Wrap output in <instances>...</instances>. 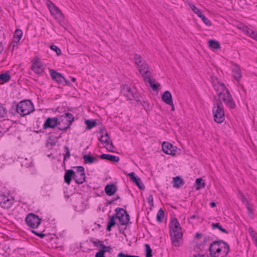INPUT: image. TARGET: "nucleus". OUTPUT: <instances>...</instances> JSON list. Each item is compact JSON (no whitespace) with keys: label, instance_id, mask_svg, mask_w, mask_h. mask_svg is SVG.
Returning a JSON list of instances; mask_svg holds the SVG:
<instances>
[{"label":"nucleus","instance_id":"nucleus-1","mask_svg":"<svg viewBox=\"0 0 257 257\" xmlns=\"http://www.w3.org/2000/svg\"><path fill=\"white\" fill-rule=\"evenodd\" d=\"M169 232L172 244L175 246H180L183 243V232L178 220L175 218L171 219Z\"/></svg>","mask_w":257,"mask_h":257},{"label":"nucleus","instance_id":"nucleus-2","mask_svg":"<svg viewBox=\"0 0 257 257\" xmlns=\"http://www.w3.org/2000/svg\"><path fill=\"white\" fill-rule=\"evenodd\" d=\"M215 104L212 108L214 120L216 122L220 123L225 119L223 103L219 98L216 99V96H215Z\"/></svg>","mask_w":257,"mask_h":257},{"label":"nucleus","instance_id":"nucleus-3","mask_svg":"<svg viewBox=\"0 0 257 257\" xmlns=\"http://www.w3.org/2000/svg\"><path fill=\"white\" fill-rule=\"evenodd\" d=\"M139 68L140 72L142 74L144 81L149 83L154 91L158 90L160 85L159 83L156 84L155 80L151 79V73L149 69L148 65L144 64L140 66Z\"/></svg>","mask_w":257,"mask_h":257},{"label":"nucleus","instance_id":"nucleus-4","mask_svg":"<svg viewBox=\"0 0 257 257\" xmlns=\"http://www.w3.org/2000/svg\"><path fill=\"white\" fill-rule=\"evenodd\" d=\"M19 114L23 116L30 114L35 110L34 105L30 100H22L18 103Z\"/></svg>","mask_w":257,"mask_h":257},{"label":"nucleus","instance_id":"nucleus-5","mask_svg":"<svg viewBox=\"0 0 257 257\" xmlns=\"http://www.w3.org/2000/svg\"><path fill=\"white\" fill-rule=\"evenodd\" d=\"M115 213L114 214L118 219L119 223L121 225H125L130 221V215L127 211L122 208L117 207L115 209Z\"/></svg>","mask_w":257,"mask_h":257},{"label":"nucleus","instance_id":"nucleus-6","mask_svg":"<svg viewBox=\"0 0 257 257\" xmlns=\"http://www.w3.org/2000/svg\"><path fill=\"white\" fill-rule=\"evenodd\" d=\"M25 221L30 227L37 228L41 224V219L34 213H30L25 218Z\"/></svg>","mask_w":257,"mask_h":257},{"label":"nucleus","instance_id":"nucleus-7","mask_svg":"<svg viewBox=\"0 0 257 257\" xmlns=\"http://www.w3.org/2000/svg\"><path fill=\"white\" fill-rule=\"evenodd\" d=\"M121 92L123 93L128 99H135L137 101H140L139 99V94L136 92L135 89H132L127 85H123L121 86Z\"/></svg>","mask_w":257,"mask_h":257},{"label":"nucleus","instance_id":"nucleus-8","mask_svg":"<svg viewBox=\"0 0 257 257\" xmlns=\"http://www.w3.org/2000/svg\"><path fill=\"white\" fill-rule=\"evenodd\" d=\"M222 244H223V246L219 244L217 248H216L215 251L213 252L212 257H226L228 255L230 251L229 245L224 241L222 242Z\"/></svg>","mask_w":257,"mask_h":257},{"label":"nucleus","instance_id":"nucleus-9","mask_svg":"<svg viewBox=\"0 0 257 257\" xmlns=\"http://www.w3.org/2000/svg\"><path fill=\"white\" fill-rule=\"evenodd\" d=\"M47 6L51 15L54 16L56 19L60 21H62L64 19V16L61 10L52 2L50 1H48L47 2Z\"/></svg>","mask_w":257,"mask_h":257},{"label":"nucleus","instance_id":"nucleus-10","mask_svg":"<svg viewBox=\"0 0 257 257\" xmlns=\"http://www.w3.org/2000/svg\"><path fill=\"white\" fill-rule=\"evenodd\" d=\"M74 168H76L74 175V180L78 184H82L85 181V174L84 168L82 166H76Z\"/></svg>","mask_w":257,"mask_h":257},{"label":"nucleus","instance_id":"nucleus-11","mask_svg":"<svg viewBox=\"0 0 257 257\" xmlns=\"http://www.w3.org/2000/svg\"><path fill=\"white\" fill-rule=\"evenodd\" d=\"M60 125V122L58 117H48L46 118L43 125V129L54 128L56 126Z\"/></svg>","mask_w":257,"mask_h":257},{"label":"nucleus","instance_id":"nucleus-12","mask_svg":"<svg viewBox=\"0 0 257 257\" xmlns=\"http://www.w3.org/2000/svg\"><path fill=\"white\" fill-rule=\"evenodd\" d=\"M163 152L167 155L175 156L177 153V147L168 142H163L162 145Z\"/></svg>","mask_w":257,"mask_h":257},{"label":"nucleus","instance_id":"nucleus-13","mask_svg":"<svg viewBox=\"0 0 257 257\" xmlns=\"http://www.w3.org/2000/svg\"><path fill=\"white\" fill-rule=\"evenodd\" d=\"M31 68L35 73L38 74H40L43 72L44 68L37 56H36L33 59Z\"/></svg>","mask_w":257,"mask_h":257},{"label":"nucleus","instance_id":"nucleus-14","mask_svg":"<svg viewBox=\"0 0 257 257\" xmlns=\"http://www.w3.org/2000/svg\"><path fill=\"white\" fill-rule=\"evenodd\" d=\"M188 6L193 12L195 13L197 16L202 19L204 23L207 26L211 25V23L203 14H202L201 11L198 8L196 7L193 4L189 3Z\"/></svg>","mask_w":257,"mask_h":257},{"label":"nucleus","instance_id":"nucleus-15","mask_svg":"<svg viewBox=\"0 0 257 257\" xmlns=\"http://www.w3.org/2000/svg\"><path fill=\"white\" fill-rule=\"evenodd\" d=\"M221 98L229 108H234L235 107L234 101L228 90H226V92L223 94Z\"/></svg>","mask_w":257,"mask_h":257},{"label":"nucleus","instance_id":"nucleus-16","mask_svg":"<svg viewBox=\"0 0 257 257\" xmlns=\"http://www.w3.org/2000/svg\"><path fill=\"white\" fill-rule=\"evenodd\" d=\"M13 204V200L4 194L0 195V206L4 208H10Z\"/></svg>","mask_w":257,"mask_h":257},{"label":"nucleus","instance_id":"nucleus-17","mask_svg":"<svg viewBox=\"0 0 257 257\" xmlns=\"http://www.w3.org/2000/svg\"><path fill=\"white\" fill-rule=\"evenodd\" d=\"M49 72L53 80L56 81L58 84L63 83V80H65V77L62 74L52 69H49Z\"/></svg>","mask_w":257,"mask_h":257},{"label":"nucleus","instance_id":"nucleus-18","mask_svg":"<svg viewBox=\"0 0 257 257\" xmlns=\"http://www.w3.org/2000/svg\"><path fill=\"white\" fill-rule=\"evenodd\" d=\"M130 178L131 180L135 183L138 188L142 190L145 188V185L143 183L141 179L139 177L136 176L134 172H131L127 174Z\"/></svg>","mask_w":257,"mask_h":257},{"label":"nucleus","instance_id":"nucleus-19","mask_svg":"<svg viewBox=\"0 0 257 257\" xmlns=\"http://www.w3.org/2000/svg\"><path fill=\"white\" fill-rule=\"evenodd\" d=\"M213 87L214 90L218 92L219 97H221L223 94L226 92V90H228L223 83H220L219 81H217V83L213 84Z\"/></svg>","mask_w":257,"mask_h":257},{"label":"nucleus","instance_id":"nucleus-20","mask_svg":"<svg viewBox=\"0 0 257 257\" xmlns=\"http://www.w3.org/2000/svg\"><path fill=\"white\" fill-rule=\"evenodd\" d=\"M60 138H61V134L59 137H56L54 135L49 136L46 141V147L47 148H49V146L51 148L54 147Z\"/></svg>","mask_w":257,"mask_h":257},{"label":"nucleus","instance_id":"nucleus-21","mask_svg":"<svg viewBox=\"0 0 257 257\" xmlns=\"http://www.w3.org/2000/svg\"><path fill=\"white\" fill-rule=\"evenodd\" d=\"M117 190V186L114 184H107L104 188L106 194L108 196L114 195Z\"/></svg>","mask_w":257,"mask_h":257},{"label":"nucleus","instance_id":"nucleus-22","mask_svg":"<svg viewBox=\"0 0 257 257\" xmlns=\"http://www.w3.org/2000/svg\"><path fill=\"white\" fill-rule=\"evenodd\" d=\"M74 174L75 172L72 169L65 170V173L64 176V182L68 185H70L72 180V178H73L74 179Z\"/></svg>","mask_w":257,"mask_h":257},{"label":"nucleus","instance_id":"nucleus-23","mask_svg":"<svg viewBox=\"0 0 257 257\" xmlns=\"http://www.w3.org/2000/svg\"><path fill=\"white\" fill-rule=\"evenodd\" d=\"M223 241L224 240H223L219 239L218 240L213 241L210 243L209 251L210 252V255L211 257L213 255V252L215 251V249H216V248H217L219 244H221Z\"/></svg>","mask_w":257,"mask_h":257},{"label":"nucleus","instance_id":"nucleus-24","mask_svg":"<svg viewBox=\"0 0 257 257\" xmlns=\"http://www.w3.org/2000/svg\"><path fill=\"white\" fill-rule=\"evenodd\" d=\"M99 157L101 159L106 160L112 162H118L119 161V158L118 156L103 154L100 156Z\"/></svg>","mask_w":257,"mask_h":257},{"label":"nucleus","instance_id":"nucleus-25","mask_svg":"<svg viewBox=\"0 0 257 257\" xmlns=\"http://www.w3.org/2000/svg\"><path fill=\"white\" fill-rule=\"evenodd\" d=\"M183 179L180 176H176L173 178V186L176 188H179L184 184Z\"/></svg>","mask_w":257,"mask_h":257},{"label":"nucleus","instance_id":"nucleus-26","mask_svg":"<svg viewBox=\"0 0 257 257\" xmlns=\"http://www.w3.org/2000/svg\"><path fill=\"white\" fill-rule=\"evenodd\" d=\"M162 100L167 104H172V97L171 93L168 90H166L162 96Z\"/></svg>","mask_w":257,"mask_h":257},{"label":"nucleus","instance_id":"nucleus-27","mask_svg":"<svg viewBox=\"0 0 257 257\" xmlns=\"http://www.w3.org/2000/svg\"><path fill=\"white\" fill-rule=\"evenodd\" d=\"M18 103L16 101H14L9 111V113L11 116H14L15 114L19 113V107H17Z\"/></svg>","mask_w":257,"mask_h":257},{"label":"nucleus","instance_id":"nucleus-28","mask_svg":"<svg viewBox=\"0 0 257 257\" xmlns=\"http://www.w3.org/2000/svg\"><path fill=\"white\" fill-rule=\"evenodd\" d=\"M116 217L115 215L113 214L112 216H110L109 218V220L107 222L106 225V230L108 231H110L111 230V228L112 226H114L116 222L115 221Z\"/></svg>","mask_w":257,"mask_h":257},{"label":"nucleus","instance_id":"nucleus-29","mask_svg":"<svg viewBox=\"0 0 257 257\" xmlns=\"http://www.w3.org/2000/svg\"><path fill=\"white\" fill-rule=\"evenodd\" d=\"M83 158L85 164H92L97 161V158L90 156V153L88 155H84Z\"/></svg>","mask_w":257,"mask_h":257},{"label":"nucleus","instance_id":"nucleus-30","mask_svg":"<svg viewBox=\"0 0 257 257\" xmlns=\"http://www.w3.org/2000/svg\"><path fill=\"white\" fill-rule=\"evenodd\" d=\"M208 46L212 50H215L220 48V45L218 41L211 39L208 41Z\"/></svg>","mask_w":257,"mask_h":257},{"label":"nucleus","instance_id":"nucleus-31","mask_svg":"<svg viewBox=\"0 0 257 257\" xmlns=\"http://www.w3.org/2000/svg\"><path fill=\"white\" fill-rule=\"evenodd\" d=\"M23 35V32L20 29H16L15 31L13 38V42L18 43Z\"/></svg>","mask_w":257,"mask_h":257},{"label":"nucleus","instance_id":"nucleus-32","mask_svg":"<svg viewBox=\"0 0 257 257\" xmlns=\"http://www.w3.org/2000/svg\"><path fill=\"white\" fill-rule=\"evenodd\" d=\"M85 124L86 125V129L90 130L96 126L97 122L96 120L94 119H85Z\"/></svg>","mask_w":257,"mask_h":257},{"label":"nucleus","instance_id":"nucleus-33","mask_svg":"<svg viewBox=\"0 0 257 257\" xmlns=\"http://www.w3.org/2000/svg\"><path fill=\"white\" fill-rule=\"evenodd\" d=\"M232 73L234 78L237 81H239L241 77V72L239 68L236 66L235 68L232 69Z\"/></svg>","mask_w":257,"mask_h":257},{"label":"nucleus","instance_id":"nucleus-34","mask_svg":"<svg viewBox=\"0 0 257 257\" xmlns=\"http://www.w3.org/2000/svg\"><path fill=\"white\" fill-rule=\"evenodd\" d=\"M211 228L212 229L217 228L222 232L225 233L226 234L228 233V231L225 228H223L219 222L212 223L211 224Z\"/></svg>","mask_w":257,"mask_h":257},{"label":"nucleus","instance_id":"nucleus-35","mask_svg":"<svg viewBox=\"0 0 257 257\" xmlns=\"http://www.w3.org/2000/svg\"><path fill=\"white\" fill-rule=\"evenodd\" d=\"M195 183L196 185V190H198L201 188H204L205 186V183L203 180L201 178H197L196 180Z\"/></svg>","mask_w":257,"mask_h":257},{"label":"nucleus","instance_id":"nucleus-36","mask_svg":"<svg viewBox=\"0 0 257 257\" xmlns=\"http://www.w3.org/2000/svg\"><path fill=\"white\" fill-rule=\"evenodd\" d=\"M11 79V76L8 72L0 74V81L3 83L8 82Z\"/></svg>","mask_w":257,"mask_h":257},{"label":"nucleus","instance_id":"nucleus-37","mask_svg":"<svg viewBox=\"0 0 257 257\" xmlns=\"http://www.w3.org/2000/svg\"><path fill=\"white\" fill-rule=\"evenodd\" d=\"M134 58L135 61V63L138 66H140L144 64V60L142 58L140 55L135 54L134 55Z\"/></svg>","mask_w":257,"mask_h":257},{"label":"nucleus","instance_id":"nucleus-38","mask_svg":"<svg viewBox=\"0 0 257 257\" xmlns=\"http://www.w3.org/2000/svg\"><path fill=\"white\" fill-rule=\"evenodd\" d=\"M164 215H165V213H164V210L162 209V208H160L158 210L157 214V217H156L157 221L159 223L162 222L164 218Z\"/></svg>","mask_w":257,"mask_h":257},{"label":"nucleus","instance_id":"nucleus-39","mask_svg":"<svg viewBox=\"0 0 257 257\" xmlns=\"http://www.w3.org/2000/svg\"><path fill=\"white\" fill-rule=\"evenodd\" d=\"M64 150L65 153L64 154L63 164L65 165V161L70 158L71 155L68 146H65L64 147Z\"/></svg>","mask_w":257,"mask_h":257},{"label":"nucleus","instance_id":"nucleus-40","mask_svg":"<svg viewBox=\"0 0 257 257\" xmlns=\"http://www.w3.org/2000/svg\"><path fill=\"white\" fill-rule=\"evenodd\" d=\"M145 255L146 257H152V249H151L150 245L147 243L145 244Z\"/></svg>","mask_w":257,"mask_h":257},{"label":"nucleus","instance_id":"nucleus-41","mask_svg":"<svg viewBox=\"0 0 257 257\" xmlns=\"http://www.w3.org/2000/svg\"><path fill=\"white\" fill-rule=\"evenodd\" d=\"M100 249L104 254L105 252L111 253L112 251V247L110 246H106L104 244L101 245V249Z\"/></svg>","mask_w":257,"mask_h":257},{"label":"nucleus","instance_id":"nucleus-42","mask_svg":"<svg viewBox=\"0 0 257 257\" xmlns=\"http://www.w3.org/2000/svg\"><path fill=\"white\" fill-rule=\"evenodd\" d=\"M91 242H92L95 246L101 247V245L103 244V242L99 240L98 239H95L94 238H92L90 239Z\"/></svg>","mask_w":257,"mask_h":257},{"label":"nucleus","instance_id":"nucleus-43","mask_svg":"<svg viewBox=\"0 0 257 257\" xmlns=\"http://www.w3.org/2000/svg\"><path fill=\"white\" fill-rule=\"evenodd\" d=\"M66 121L67 122V123H65L64 127H58L59 130L66 131L68 128H69L72 122L73 121L72 120H66Z\"/></svg>","mask_w":257,"mask_h":257},{"label":"nucleus","instance_id":"nucleus-44","mask_svg":"<svg viewBox=\"0 0 257 257\" xmlns=\"http://www.w3.org/2000/svg\"><path fill=\"white\" fill-rule=\"evenodd\" d=\"M212 240V238L210 236L204 235L203 238V241L201 244H200L199 246H204L205 244H207L208 243H209L210 241H211Z\"/></svg>","mask_w":257,"mask_h":257},{"label":"nucleus","instance_id":"nucleus-45","mask_svg":"<svg viewBox=\"0 0 257 257\" xmlns=\"http://www.w3.org/2000/svg\"><path fill=\"white\" fill-rule=\"evenodd\" d=\"M7 115L6 109L0 103V118L6 117Z\"/></svg>","mask_w":257,"mask_h":257},{"label":"nucleus","instance_id":"nucleus-46","mask_svg":"<svg viewBox=\"0 0 257 257\" xmlns=\"http://www.w3.org/2000/svg\"><path fill=\"white\" fill-rule=\"evenodd\" d=\"M50 48L51 50L54 51L56 53L57 55L59 56L61 54V51L60 49L58 48L57 46L54 45H51L50 46Z\"/></svg>","mask_w":257,"mask_h":257},{"label":"nucleus","instance_id":"nucleus-47","mask_svg":"<svg viewBox=\"0 0 257 257\" xmlns=\"http://www.w3.org/2000/svg\"><path fill=\"white\" fill-rule=\"evenodd\" d=\"M247 209L248 213L250 215L251 218H253V211L251 209L249 202H246V204L245 205Z\"/></svg>","mask_w":257,"mask_h":257},{"label":"nucleus","instance_id":"nucleus-48","mask_svg":"<svg viewBox=\"0 0 257 257\" xmlns=\"http://www.w3.org/2000/svg\"><path fill=\"white\" fill-rule=\"evenodd\" d=\"M103 137V135H101V137L99 138L98 140L102 144H105V145L104 146V147L106 148V146H108L110 140H109V139H107V138H106L105 140H104L102 139Z\"/></svg>","mask_w":257,"mask_h":257},{"label":"nucleus","instance_id":"nucleus-49","mask_svg":"<svg viewBox=\"0 0 257 257\" xmlns=\"http://www.w3.org/2000/svg\"><path fill=\"white\" fill-rule=\"evenodd\" d=\"M31 232L41 238H43L46 236V234L43 232H39L35 230H32Z\"/></svg>","mask_w":257,"mask_h":257},{"label":"nucleus","instance_id":"nucleus-50","mask_svg":"<svg viewBox=\"0 0 257 257\" xmlns=\"http://www.w3.org/2000/svg\"><path fill=\"white\" fill-rule=\"evenodd\" d=\"M239 198L241 200L242 202L245 204V205L246 204V202H248V201L246 200L244 194L241 193L240 192H239Z\"/></svg>","mask_w":257,"mask_h":257},{"label":"nucleus","instance_id":"nucleus-51","mask_svg":"<svg viewBox=\"0 0 257 257\" xmlns=\"http://www.w3.org/2000/svg\"><path fill=\"white\" fill-rule=\"evenodd\" d=\"M249 233L250 235L251 236L252 240H255V238H257V236L256 235V232L253 230V229L251 227H250L248 229Z\"/></svg>","mask_w":257,"mask_h":257},{"label":"nucleus","instance_id":"nucleus-52","mask_svg":"<svg viewBox=\"0 0 257 257\" xmlns=\"http://www.w3.org/2000/svg\"><path fill=\"white\" fill-rule=\"evenodd\" d=\"M62 116H64L68 118L67 120H72V121H74V117L72 114L69 112H67L64 113Z\"/></svg>","mask_w":257,"mask_h":257},{"label":"nucleus","instance_id":"nucleus-53","mask_svg":"<svg viewBox=\"0 0 257 257\" xmlns=\"http://www.w3.org/2000/svg\"><path fill=\"white\" fill-rule=\"evenodd\" d=\"M113 148H114V146L113 145L112 142L111 141H110L109 145H108V146H106V149L109 152H114L113 150Z\"/></svg>","mask_w":257,"mask_h":257},{"label":"nucleus","instance_id":"nucleus-54","mask_svg":"<svg viewBox=\"0 0 257 257\" xmlns=\"http://www.w3.org/2000/svg\"><path fill=\"white\" fill-rule=\"evenodd\" d=\"M148 203L150 206H153L154 205L153 196L152 194H150L147 198Z\"/></svg>","mask_w":257,"mask_h":257},{"label":"nucleus","instance_id":"nucleus-55","mask_svg":"<svg viewBox=\"0 0 257 257\" xmlns=\"http://www.w3.org/2000/svg\"><path fill=\"white\" fill-rule=\"evenodd\" d=\"M95 257H105L104 254L99 249L98 251H97L95 255Z\"/></svg>","mask_w":257,"mask_h":257},{"label":"nucleus","instance_id":"nucleus-56","mask_svg":"<svg viewBox=\"0 0 257 257\" xmlns=\"http://www.w3.org/2000/svg\"><path fill=\"white\" fill-rule=\"evenodd\" d=\"M117 257H131V255L126 254L123 253L122 252H119L117 255Z\"/></svg>","mask_w":257,"mask_h":257},{"label":"nucleus","instance_id":"nucleus-57","mask_svg":"<svg viewBox=\"0 0 257 257\" xmlns=\"http://www.w3.org/2000/svg\"><path fill=\"white\" fill-rule=\"evenodd\" d=\"M138 102H140V104H142L145 109H146V105H147L148 107H149V105L148 103H147L145 100L141 101L140 100Z\"/></svg>","mask_w":257,"mask_h":257},{"label":"nucleus","instance_id":"nucleus-58","mask_svg":"<svg viewBox=\"0 0 257 257\" xmlns=\"http://www.w3.org/2000/svg\"><path fill=\"white\" fill-rule=\"evenodd\" d=\"M99 128V133L102 134V135H103L106 131V128L104 127H102V128L100 127Z\"/></svg>","mask_w":257,"mask_h":257},{"label":"nucleus","instance_id":"nucleus-59","mask_svg":"<svg viewBox=\"0 0 257 257\" xmlns=\"http://www.w3.org/2000/svg\"><path fill=\"white\" fill-rule=\"evenodd\" d=\"M211 78H212V84H216L215 83V82H216V83H217V81H219L217 77H211Z\"/></svg>","mask_w":257,"mask_h":257},{"label":"nucleus","instance_id":"nucleus-60","mask_svg":"<svg viewBox=\"0 0 257 257\" xmlns=\"http://www.w3.org/2000/svg\"><path fill=\"white\" fill-rule=\"evenodd\" d=\"M250 36L253 38H255L257 40V35L255 34L254 32L251 31V34Z\"/></svg>","mask_w":257,"mask_h":257},{"label":"nucleus","instance_id":"nucleus-61","mask_svg":"<svg viewBox=\"0 0 257 257\" xmlns=\"http://www.w3.org/2000/svg\"><path fill=\"white\" fill-rule=\"evenodd\" d=\"M63 82H64L65 83L66 85L70 86L71 84V83L70 82V81L66 80L65 78V80H63Z\"/></svg>","mask_w":257,"mask_h":257},{"label":"nucleus","instance_id":"nucleus-62","mask_svg":"<svg viewBox=\"0 0 257 257\" xmlns=\"http://www.w3.org/2000/svg\"><path fill=\"white\" fill-rule=\"evenodd\" d=\"M210 207L213 208L216 206V204L215 202H211L209 204Z\"/></svg>","mask_w":257,"mask_h":257},{"label":"nucleus","instance_id":"nucleus-63","mask_svg":"<svg viewBox=\"0 0 257 257\" xmlns=\"http://www.w3.org/2000/svg\"><path fill=\"white\" fill-rule=\"evenodd\" d=\"M119 199H120L119 196L116 195L115 197L112 198V200L113 201V202H114V201L117 200Z\"/></svg>","mask_w":257,"mask_h":257},{"label":"nucleus","instance_id":"nucleus-64","mask_svg":"<svg viewBox=\"0 0 257 257\" xmlns=\"http://www.w3.org/2000/svg\"><path fill=\"white\" fill-rule=\"evenodd\" d=\"M194 257H205L204 254H198L197 255H194Z\"/></svg>","mask_w":257,"mask_h":257}]
</instances>
